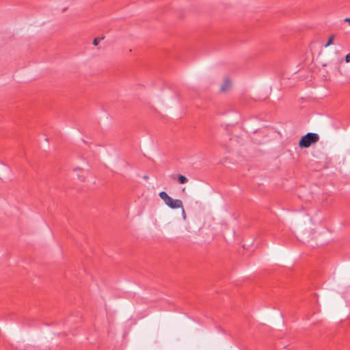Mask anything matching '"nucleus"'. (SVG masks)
Listing matches in <instances>:
<instances>
[{"label":"nucleus","mask_w":350,"mask_h":350,"mask_svg":"<svg viewBox=\"0 0 350 350\" xmlns=\"http://www.w3.org/2000/svg\"><path fill=\"white\" fill-rule=\"evenodd\" d=\"M345 62L347 63L350 62V53L345 56Z\"/></svg>","instance_id":"8"},{"label":"nucleus","mask_w":350,"mask_h":350,"mask_svg":"<svg viewBox=\"0 0 350 350\" xmlns=\"http://www.w3.org/2000/svg\"><path fill=\"white\" fill-rule=\"evenodd\" d=\"M334 40V36L332 35L329 37L327 42L325 44V47H328L333 44Z\"/></svg>","instance_id":"6"},{"label":"nucleus","mask_w":350,"mask_h":350,"mask_svg":"<svg viewBox=\"0 0 350 350\" xmlns=\"http://www.w3.org/2000/svg\"><path fill=\"white\" fill-rule=\"evenodd\" d=\"M88 165V163L85 160H83L81 165H76L73 167V171L75 172L78 179L81 182H85L91 177Z\"/></svg>","instance_id":"1"},{"label":"nucleus","mask_w":350,"mask_h":350,"mask_svg":"<svg viewBox=\"0 0 350 350\" xmlns=\"http://www.w3.org/2000/svg\"><path fill=\"white\" fill-rule=\"evenodd\" d=\"M345 22H347V23L350 25V18H346L345 19Z\"/></svg>","instance_id":"9"},{"label":"nucleus","mask_w":350,"mask_h":350,"mask_svg":"<svg viewBox=\"0 0 350 350\" xmlns=\"http://www.w3.org/2000/svg\"><path fill=\"white\" fill-rule=\"evenodd\" d=\"M319 139V137L317 133H308L301 138L299 145L300 147L308 148L317 142Z\"/></svg>","instance_id":"3"},{"label":"nucleus","mask_w":350,"mask_h":350,"mask_svg":"<svg viewBox=\"0 0 350 350\" xmlns=\"http://www.w3.org/2000/svg\"><path fill=\"white\" fill-rule=\"evenodd\" d=\"M176 177L180 184H185L188 182V179L183 175H177Z\"/></svg>","instance_id":"5"},{"label":"nucleus","mask_w":350,"mask_h":350,"mask_svg":"<svg viewBox=\"0 0 350 350\" xmlns=\"http://www.w3.org/2000/svg\"><path fill=\"white\" fill-rule=\"evenodd\" d=\"M159 196L170 208L173 209L181 208L184 212L183 202L180 200L173 199L165 191L160 192Z\"/></svg>","instance_id":"2"},{"label":"nucleus","mask_w":350,"mask_h":350,"mask_svg":"<svg viewBox=\"0 0 350 350\" xmlns=\"http://www.w3.org/2000/svg\"><path fill=\"white\" fill-rule=\"evenodd\" d=\"M99 42H100V39H98V38H96V39H94V41H93V44H94V46H97V45L98 44Z\"/></svg>","instance_id":"7"},{"label":"nucleus","mask_w":350,"mask_h":350,"mask_svg":"<svg viewBox=\"0 0 350 350\" xmlns=\"http://www.w3.org/2000/svg\"><path fill=\"white\" fill-rule=\"evenodd\" d=\"M232 83L230 80L226 78L221 85L220 90L222 92H226L231 88Z\"/></svg>","instance_id":"4"}]
</instances>
